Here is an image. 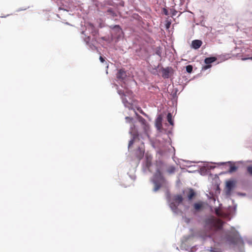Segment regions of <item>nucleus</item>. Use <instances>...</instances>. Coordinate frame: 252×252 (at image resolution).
Here are the masks:
<instances>
[{"instance_id":"nucleus-4","label":"nucleus","mask_w":252,"mask_h":252,"mask_svg":"<svg viewBox=\"0 0 252 252\" xmlns=\"http://www.w3.org/2000/svg\"><path fill=\"white\" fill-rule=\"evenodd\" d=\"M204 203L202 201L196 202L193 205V208L191 211L195 213L201 211L204 208Z\"/></svg>"},{"instance_id":"nucleus-14","label":"nucleus","mask_w":252,"mask_h":252,"mask_svg":"<svg viewBox=\"0 0 252 252\" xmlns=\"http://www.w3.org/2000/svg\"><path fill=\"white\" fill-rule=\"evenodd\" d=\"M217 60L216 57H209L205 59L204 62L206 64H210Z\"/></svg>"},{"instance_id":"nucleus-30","label":"nucleus","mask_w":252,"mask_h":252,"mask_svg":"<svg viewBox=\"0 0 252 252\" xmlns=\"http://www.w3.org/2000/svg\"><path fill=\"white\" fill-rule=\"evenodd\" d=\"M140 112L141 114H144V112L142 111V110H141V111H140Z\"/></svg>"},{"instance_id":"nucleus-5","label":"nucleus","mask_w":252,"mask_h":252,"mask_svg":"<svg viewBox=\"0 0 252 252\" xmlns=\"http://www.w3.org/2000/svg\"><path fill=\"white\" fill-rule=\"evenodd\" d=\"M153 180H157L158 182H164V178L162 174L160 169L158 168L154 175Z\"/></svg>"},{"instance_id":"nucleus-18","label":"nucleus","mask_w":252,"mask_h":252,"mask_svg":"<svg viewBox=\"0 0 252 252\" xmlns=\"http://www.w3.org/2000/svg\"><path fill=\"white\" fill-rule=\"evenodd\" d=\"M175 167L174 166H170L169 167V168L167 169V172L170 174H173L175 172Z\"/></svg>"},{"instance_id":"nucleus-6","label":"nucleus","mask_w":252,"mask_h":252,"mask_svg":"<svg viewBox=\"0 0 252 252\" xmlns=\"http://www.w3.org/2000/svg\"><path fill=\"white\" fill-rule=\"evenodd\" d=\"M202 44V42L200 40L195 39L192 41L191 47L194 49H198Z\"/></svg>"},{"instance_id":"nucleus-10","label":"nucleus","mask_w":252,"mask_h":252,"mask_svg":"<svg viewBox=\"0 0 252 252\" xmlns=\"http://www.w3.org/2000/svg\"><path fill=\"white\" fill-rule=\"evenodd\" d=\"M171 68L167 67L162 69V77L164 78H168Z\"/></svg>"},{"instance_id":"nucleus-15","label":"nucleus","mask_w":252,"mask_h":252,"mask_svg":"<svg viewBox=\"0 0 252 252\" xmlns=\"http://www.w3.org/2000/svg\"><path fill=\"white\" fill-rule=\"evenodd\" d=\"M195 193L193 189H190L189 190V192L188 194V197L189 200H191L192 198L195 196Z\"/></svg>"},{"instance_id":"nucleus-1","label":"nucleus","mask_w":252,"mask_h":252,"mask_svg":"<svg viewBox=\"0 0 252 252\" xmlns=\"http://www.w3.org/2000/svg\"><path fill=\"white\" fill-rule=\"evenodd\" d=\"M168 202L170 208L175 213L179 212L178 207L180 205L184 206L185 211L188 210L189 208V205L186 204V201H184V198L181 194L174 195Z\"/></svg>"},{"instance_id":"nucleus-19","label":"nucleus","mask_w":252,"mask_h":252,"mask_svg":"<svg viewBox=\"0 0 252 252\" xmlns=\"http://www.w3.org/2000/svg\"><path fill=\"white\" fill-rule=\"evenodd\" d=\"M237 169V167L235 166V165H231L229 169V170H228V172L229 173H233L235 171H236Z\"/></svg>"},{"instance_id":"nucleus-22","label":"nucleus","mask_w":252,"mask_h":252,"mask_svg":"<svg viewBox=\"0 0 252 252\" xmlns=\"http://www.w3.org/2000/svg\"><path fill=\"white\" fill-rule=\"evenodd\" d=\"M247 171L250 174L252 175V166H249L247 167Z\"/></svg>"},{"instance_id":"nucleus-26","label":"nucleus","mask_w":252,"mask_h":252,"mask_svg":"<svg viewBox=\"0 0 252 252\" xmlns=\"http://www.w3.org/2000/svg\"><path fill=\"white\" fill-rule=\"evenodd\" d=\"M211 66V65H210V64H207L206 65H205V66H204V67H203V68H204L205 69H208V68H210Z\"/></svg>"},{"instance_id":"nucleus-31","label":"nucleus","mask_w":252,"mask_h":252,"mask_svg":"<svg viewBox=\"0 0 252 252\" xmlns=\"http://www.w3.org/2000/svg\"><path fill=\"white\" fill-rule=\"evenodd\" d=\"M115 27L119 28L120 27H119V25H116V26H115Z\"/></svg>"},{"instance_id":"nucleus-29","label":"nucleus","mask_w":252,"mask_h":252,"mask_svg":"<svg viewBox=\"0 0 252 252\" xmlns=\"http://www.w3.org/2000/svg\"><path fill=\"white\" fill-rule=\"evenodd\" d=\"M157 54L159 56H160V53L158 52H157Z\"/></svg>"},{"instance_id":"nucleus-9","label":"nucleus","mask_w":252,"mask_h":252,"mask_svg":"<svg viewBox=\"0 0 252 252\" xmlns=\"http://www.w3.org/2000/svg\"><path fill=\"white\" fill-rule=\"evenodd\" d=\"M126 76V71L123 69H120L117 73V77L118 79H124Z\"/></svg>"},{"instance_id":"nucleus-27","label":"nucleus","mask_w":252,"mask_h":252,"mask_svg":"<svg viewBox=\"0 0 252 252\" xmlns=\"http://www.w3.org/2000/svg\"><path fill=\"white\" fill-rule=\"evenodd\" d=\"M216 214L218 216H220V211L218 209H216Z\"/></svg>"},{"instance_id":"nucleus-16","label":"nucleus","mask_w":252,"mask_h":252,"mask_svg":"<svg viewBox=\"0 0 252 252\" xmlns=\"http://www.w3.org/2000/svg\"><path fill=\"white\" fill-rule=\"evenodd\" d=\"M161 117L159 116L156 120V126L158 128H159L161 126Z\"/></svg>"},{"instance_id":"nucleus-33","label":"nucleus","mask_w":252,"mask_h":252,"mask_svg":"<svg viewBox=\"0 0 252 252\" xmlns=\"http://www.w3.org/2000/svg\"><path fill=\"white\" fill-rule=\"evenodd\" d=\"M250 59L252 60V58H250Z\"/></svg>"},{"instance_id":"nucleus-20","label":"nucleus","mask_w":252,"mask_h":252,"mask_svg":"<svg viewBox=\"0 0 252 252\" xmlns=\"http://www.w3.org/2000/svg\"><path fill=\"white\" fill-rule=\"evenodd\" d=\"M186 71L188 73H191L192 71V66L191 65H188L186 66Z\"/></svg>"},{"instance_id":"nucleus-32","label":"nucleus","mask_w":252,"mask_h":252,"mask_svg":"<svg viewBox=\"0 0 252 252\" xmlns=\"http://www.w3.org/2000/svg\"><path fill=\"white\" fill-rule=\"evenodd\" d=\"M108 12H111V9H109V10H108Z\"/></svg>"},{"instance_id":"nucleus-8","label":"nucleus","mask_w":252,"mask_h":252,"mask_svg":"<svg viewBox=\"0 0 252 252\" xmlns=\"http://www.w3.org/2000/svg\"><path fill=\"white\" fill-rule=\"evenodd\" d=\"M140 140L139 138V137H138V134L137 132H136L135 133H134L133 134V138H132V139H131L129 142V143H128V148L130 147L131 146H132V145L134 143L137 142V141H139Z\"/></svg>"},{"instance_id":"nucleus-24","label":"nucleus","mask_w":252,"mask_h":252,"mask_svg":"<svg viewBox=\"0 0 252 252\" xmlns=\"http://www.w3.org/2000/svg\"><path fill=\"white\" fill-rule=\"evenodd\" d=\"M126 121H127V122H131V121L133 120V119H132V118H130V117H126Z\"/></svg>"},{"instance_id":"nucleus-23","label":"nucleus","mask_w":252,"mask_h":252,"mask_svg":"<svg viewBox=\"0 0 252 252\" xmlns=\"http://www.w3.org/2000/svg\"><path fill=\"white\" fill-rule=\"evenodd\" d=\"M163 12L165 15H168V11L166 9L163 8Z\"/></svg>"},{"instance_id":"nucleus-25","label":"nucleus","mask_w":252,"mask_h":252,"mask_svg":"<svg viewBox=\"0 0 252 252\" xmlns=\"http://www.w3.org/2000/svg\"><path fill=\"white\" fill-rule=\"evenodd\" d=\"M99 60L101 63H104L105 62V59L102 56L99 57Z\"/></svg>"},{"instance_id":"nucleus-12","label":"nucleus","mask_w":252,"mask_h":252,"mask_svg":"<svg viewBox=\"0 0 252 252\" xmlns=\"http://www.w3.org/2000/svg\"><path fill=\"white\" fill-rule=\"evenodd\" d=\"M144 154V151L142 148L139 147L137 151V155L138 158L140 160L141 159Z\"/></svg>"},{"instance_id":"nucleus-28","label":"nucleus","mask_w":252,"mask_h":252,"mask_svg":"<svg viewBox=\"0 0 252 252\" xmlns=\"http://www.w3.org/2000/svg\"><path fill=\"white\" fill-rule=\"evenodd\" d=\"M211 252H220V251L216 252V251H215L214 250H211Z\"/></svg>"},{"instance_id":"nucleus-7","label":"nucleus","mask_w":252,"mask_h":252,"mask_svg":"<svg viewBox=\"0 0 252 252\" xmlns=\"http://www.w3.org/2000/svg\"><path fill=\"white\" fill-rule=\"evenodd\" d=\"M235 186V182L233 181H228L226 183V188L228 193L232 190Z\"/></svg>"},{"instance_id":"nucleus-21","label":"nucleus","mask_w":252,"mask_h":252,"mask_svg":"<svg viewBox=\"0 0 252 252\" xmlns=\"http://www.w3.org/2000/svg\"><path fill=\"white\" fill-rule=\"evenodd\" d=\"M138 117L139 118V121L141 123V124L143 125H146V120L143 118H142L141 116H138Z\"/></svg>"},{"instance_id":"nucleus-13","label":"nucleus","mask_w":252,"mask_h":252,"mask_svg":"<svg viewBox=\"0 0 252 252\" xmlns=\"http://www.w3.org/2000/svg\"><path fill=\"white\" fill-rule=\"evenodd\" d=\"M239 239L240 238L239 237V235L237 232H236L234 234V238H230V241H231V243L233 244H236L239 241Z\"/></svg>"},{"instance_id":"nucleus-11","label":"nucleus","mask_w":252,"mask_h":252,"mask_svg":"<svg viewBox=\"0 0 252 252\" xmlns=\"http://www.w3.org/2000/svg\"><path fill=\"white\" fill-rule=\"evenodd\" d=\"M153 183L154 184V191H157L160 188L162 183L164 182H158L157 180H153Z\"/></svg>"},{"instance_id":"nucleus-3","label":"nucleus","mask_w":252,"mask_h":252,"mask_svg":"<svg viewBox=\"0 0 252 252\" xmlns=\"http://www.w3.org/2000/svg\"><path fill=\"white\" fill-rule=\"evenodd\" d=\"M118 93L119 94L121 95L123 102L125 104V105L130 104V102L126 99V96H127L129 99H130L132 94V93L131 91H127L126 92V93H124L121 91H119Z\"/></svg>"},{"instance_id":"nucleus-2","label":"nucleus","mask_w":252,"mask_h":252,"mask_svg":"<svg viewBox=\"0 0 252 252\" xmlns=\"http://www.w3.org/2000/svg\"><path fill=\"white\" fill-rule=\"evenodd\" d=\"M206 226L211 229L218 230L222 227V222L221 220L211 217L205 220Z\"/></svg>"},{"instance_id":"nucleus-17","label":"nucleus","mask_w":252,"mask_h":252,"mask_svg":"<svg viewBox=\"0 0 252 252\" xmlns=\"http://www.w3.org/2000/svg\"><path fill=\"white\" fill-rule=\"evenodd\" d=\"M167 121L169 123V124L171 125H173V122L172 119V115L171 114V113H168L167 114Z\"/></svg>"}]
</instances>
